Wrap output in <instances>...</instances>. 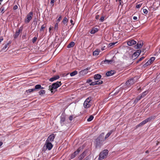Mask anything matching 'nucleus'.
Here are the masks:
<instances>
[{
	"instance_id": "37998d69",
	"label": "nucleus",
	"mask_w": 160,
	"mask_h": 160,
	"mask_svg": "<svg viewBox=\"0 0 160 160\" xmlns=\"http://www.w3.org/2000/svg\"><path fill=\"white\" fill-rule=\"evenodd\" d=\"M144 57H142L141 58H140L137 61V63H138L139 62L142 61V60H143L144 58Z\"/></svg>"
},
{
	"instance_id": "6e6552de",
	"label": "nucleus",
	"mask_w": 160,
	"mask_h": 160,
	"mask_svg": "<svg viewBox=\"0 0 160 160\" xmlns=\"http://www.w3.org/2000/svg\"><path fill=\"white\" fill-rule=\"evenodd\" d=\"M135 82L134 78H131L129 79L125 84L128 86H129L133 85Z\"/></svg>"
},
{
	"instance_id": "a878e982",
	"label": "nucleus",
	"mask_w": 160,
	"mask_h": 160,
	"mask_svg": "<svg viewBox=\"0 0 160 160\" xmlns=\"http://www.w3.org/2000/svg\"><path fill=\"white\" fill-rule=\"evenodd\" d=\"M47 27V24L46 23H45L44 24H43L41 27L40 29V31L41 32H43L44 29L46 27Z\"/></svg>"
},
{
	"instance_id": "dca6fc26",
	"label": "nucleus",
	"mask_w": 160,
	"mask_h": 160,
	"mask_svg": "<svg viewBox=\"0 0 160 160\" xmlns=\"http://www.w3.org/2000/svg\"><path fill=\"white\" fill-rule=\"evenodd\" d=\"M141 52V51L140 50H137L132 55V57H138L140 54Z\"/></svg>"
},
{
	"instance_id": "bb28decb",
	"label": "nucleus",
	"mask_w": 160,
	"mask_h": 160,
	"mask_svg": "<svg viewBox=\"0 0 160 160\" xmlns=\"http://www.w3.org/2000/svg\"><path fill=\"white\" fill-rule=\"evenodd\" d=\"M148 93V91H146L142 93L140 95L142 98L144 97Z\"/></svg>"
},
{
	"instance_id": "a19ab883",
	"label": "nucleus",
	"mask_w": 160,
	"mask_h": 160,
	"mask_svg": "<svg viewBox=\"0 0 160 160\" xmlns=\"http://www.w3.org/2000/svg\"><path fill=\"white\" fill-rule=\"evenodd\" d=\"M73 118V115H70L69 117V120L71 122Z\"/></svg>"
},
{
	"instance_id": "7c9ffc66",
	"label": "nucleus",
	"mask_w": 160,
	"mask_h": 160,
	"mask_svg": "<svg viewBox=\"0 0 160 160\" xmlns=\"http://www.w3.org/2000/svg\"><path fill=\"white\" fill-rule=\"evenodd\" d=\"M38 93L39 95H41L44 94L45 93V91L44 90H40Z\"/></svg>"
},
{
	"instance_id": "ddd939ff",
	"label": "nucleus",
	"mask_w": 160,
	"mask_h": 160,
	"mask_svg": "<svg viewBox=\"0 0 160 160\" xmlns=\"http://www.w3.org/2000/svg\"><path fill=\"white\" fill-rule=\"evenodd\" d=\"M156 116H152L149 117L148 118L144 120L145 122L146 123L149 122H150L152 120H153L155 118Z\"/></svg>"
},
{
	"instance_id": "c85d7f7f",
	"label": "nucleus",
	"mask_w": 160,
	"mask_h": 160,
	"mask_svg": "<svg viewBox=\"0 0 160 160\" xmlns=\"http://www.w3.org/2000/svg\"><path fill=\"white\" fill-rule=\"evenodd\" d=\"M77 74L78 72L76 71H74L70 73V75L72 77L77 75Z\"/></svg>"
},
{
	"instance_id": "49530a36",
	"label": "nucleus",
	"mask_w": 160,
	"mask_h": 160,
	"mask_svg": "<svg viewBox=\"0 0 160 160\" xmlns=\"http://www.w3.org/2000/svg\"><path fill=\"white\" fill-rule=\"evenodd\" d=\"M156 80H160V73L158 75L156 78Z\"/></svg>"
},
{
	"instance_id": "8fccbe9b",
	"label": "nucleus",
	"mask_w": 160,
	"mask_h": 160,
	"mask_svg": "<svg viewBox=\"0 0 160 160\" xmlns=\"http://www.w3.org/2000/svg\"><path fill=\"white\" fill-rule=\"evenodd\" d=\"M143 13L145 14H147L148 13V11L146 9H143Z\"/></svg>"
},
{
	"instance_id": "2f4dec72",
	"label": "nucleus",
	"mask_w": 160,
	"mask_h": 160,
	"mask_svg": "<svg viewBox=\"0 0 160 160\" xmlns=\"http://www.w3.org/2000/svg\"><path fill=\"white\" fill-rule=\"evenodd\" d=\"M68 19L66 17H64L62 21V22L64 24H65L68 22Z\"/></svg>"
},
{
	"instance_id": "39448f33",
	"label": "nucleus",
	"mask_w": 160,
	"mask_h": 160,
	"mask_svg": "<svg viewBox=\"0 0 160 160\" xmlns=\"http://www.w3.org/2000/svg\"><path fill=\"white\" fill-rule=\"evenodd\" d=\"M108 151L107 150H104L102 152L100 153L98 158L99 160H102L108 154Z\"/></svg>"
},
{
	"instance_id": "680f3d73",
	"label": "nucleus",
	"mask_w": 160,
	"mask_h": 160,
	"mask_svg": "<svg viewBox=\"0 0 160 160\" xmlns=\"http://www.w3.org/2000/svg\"><path fill=\"white\" fill-rule=\"evenodd\" d=\"M106 48V47L105 46H104L102 47V48H101V50L103 51V50H104V49H105V48Z\"/></svg>"
},
{
	"instance_id": "f8f14e48",
	"label": "nucleus",
	"mask_w": 160,
	"mask_h": 160,
	"mask_svg": "<svg viewBox=\"0 0 160 160\" xmlns=\"http://www.w3.org/2000/svg\"><path fill=\"white\" fill-rule=\"evenodd\" d=\"M80 152L79 149H78L76 151L74 152L71 154L70 156V158L71 159H73L74 158L76 155H77Z\"/></svg>"
},
{
	"instance_id": "5fc2aeb1",
	"label": "nucleus",
	"mask_w": 160,
	"mask_h": 160,
	"mask_svg": "<svg viewBox=\"0 0 160 160\" xmlns=\"http://www.w3.org/2000/svg\"><path fill=\"white\" fill-rule=\"evenodd\" d=\"M18 8V7L17 5H15L13 7V9L14 10H16Z\"/></svg>"
},
{
	"instance_id": "4be33fe9",
	"label": "nucleus",
	"mask_w": 160,
	"mask_h": 160,
	"mask_svg": "<svg viewBox=\"0 0 160 160\" xmlns=\"http://www.w3.org/2000/svg\"><path fill=\"white\" fill-rule=\"evenodd\" d=\"M98 29L96 28H92L90 33L92 34H94L98 31Z\"/></svg>"
},
{
	"instance_id": "c03bdc74",
	"label": "nucleus",
	"mask_w": 160,
	"mask_h": 160,
	"mask_svg": "<svg viewBox=\"0 0 160 160\" xmlns=\"http://www.w3.org/2000/svg\"><path fill=\"white\" fill-rule=\"evenodd\" d=\"M104 17L103 16H102L101 17L100 19H99V21L101 22H102L104 20Z\"/></svg>"
},
{
	"instance_id": "473e14b6",
	"label": "nucleus",
	"mask_w": 160,
	"mask_h": 160,
	"mask_svg": "<svg viewBox=\"0 0 160 160\" xmlns=\"http://www.w3.org/2000/svg\"><path fill=\"white\" fill-rule=\"evenodd\" d=\"M151 64V63L148 60L143 65V67L145 68Z\"/></svg>"
},
{
	"instance_id": "338daca9",
	"label": "nucleus",
	"mask_w": 160,
	"mask_h": 160,
	"mask_svg": "<svg viewBox=\"0 0 160 160\" xmlns=\"http://www.w3.org/2000/svg\"><path fill=\"white\" fill-rule=\"evenodd\" d=\"M52 29V28L51 27H50L49 28V32H50V31Z\"/></svg>"
},
{
	"instance_id": "4468645a",
	"label": "nucleus",
	"mask_w": 160,
	"mask_h": 160,
	"mask_svg": "<svg viewBox=\"0 0 160 160\" xmlns=\"http://www.w3.org/2000/svg\"><path fill=\"white\" fill-rule=\"evenodd\" d=\"M136 43V41L133 40H131L128 42L127 44L129 46H132L135 45Z\"/></svg>"
},
{
	"instance_id": "0eeeda50",
	"label": "nucleus",
	"mask_w": 160,
	"mask_h": 160,
	"mask_svg": "<svg viewBox=\"0 0 160 160\" xmlns=\"http://www.w3.org/2000/svg\"><path fill=\"white\" fill-rule=\"evenodd\" d=\"M33 16V12H31L27 15V18L25 20V22L26 23H28L32 19Z\"/></svg>"
},
{
	"instance_id": "9b49d317",
	"label": "nucleus",
	"mask_w": 160,
	"mask_h": 160,
	"mask_svg": "<svg viewBox=\"0 0 160 160\" xmlns=\"http://www.w3.org/2000/svg\"><path fill=\"white\" fill-rule=\"evenodd\" d=\"M22 27H20L18 31L16 32L15 34L14 35L13 37L14 38H17L19 35L20 32H22Z\"/></svg>"
},
{
	"instance_id": "9d476101",
	"label": "nucleus",
	"mask_w": 160,
	"mask_h": 160,
	"mask_svg": "<svg viewBox=\"0 0 160 160\" xmlns=\"http://www.w3.org/2000/svg\"><path fill=\"white\" fill-rule=\"evenodd\" d=\"M90 68H87L82 70L79 72V75L80 76H83L87 74L88 72V70H89Z\"/></svg>"
},
{
	"instance_id": "de8ad7c7",
	"label": "nucleus",
	"mask_w": 160,
	"mask_h": 160,
	"mask_svg": "<svg viewBox=\"0 0 160 160\" xmlns=\"http://www.w3.org/2000/svg\"><path fill=\"white\" fill-rule=\"evenodd\" d=\"M142 5V4H138V5H136V7L137 8H139L141 7Z\"/></svg>"
},
{
	"instance_id": "603ef678",
	"label": "nucleus",
	"mask_w": 160,
	"mask_h": 160,
	"mask_svg": "<svg viewBox=\"0 0 160 160\" xmlns=\"http://www.w3.org/2000/svg\"><path fill=\"white\" fill-rule=\"evenodd\" d=\"M142 97L141 96V95L138 96L137 98V99L138 101L140 100L142 98Z\"/></svg>"
},
{
	"instance_id": "cd10ccee",
	"label": "nucleus",
	"mask_w": 160,
	"mask_h": 160,
	"mask_svg": "<svg viewBox=\"0 0 160 160\" xmlns=\"http://www.w3.org/2000/svg\"><path fill=\"white\" fill-rule=\"evenodd\" d=\"M146 123H145V121H144V120H143V121H142V122H141V123H140L139 124H138V125H137L136 126L137 128L143 126Z\"/></svg>"
},
{
	"instance_id": "58836bf2",
	"label": "nucleus",
	"mask_w": 160,
	"mask_h": 160,
	"mask_svg": "<svg viewBox=\"0 0 160 160\" xmlns=\"http://www.w3.org/2000/svg\"><path fill=\"white\" fill-rule=\"evenodd\" d=\"M54 29L55 30H56L57 31L58 29V23H56L54 26Z\"/></svg>"
},
{
	"instance_id": "20e7f679",
	"label": "nucleus",
	"mask_w": 160,
	"mask_h": 160,
	"mask_svg": "<svg viewBox=\"0 0 160 160\" xmlns=\"http://www.w3.org/2000/svg\"><path fill=\"white\" fill-rule=\"evenodd\" d=\"M91 100L92 98L90 97L86 99L83 103V106L85 108H88L91 106Z\"/></svg>"
},
{
	"instance_id": "4d7b16f0",
	"label": "nucleus",
	"mask_w": 160,
	"mask_h": 160,
	"mask_svg": "<svg viewBox=\"0 0 160 160\" xmlns=\"http://www.w3.org/2000/svg\"><path fill=\"white\" fill-rule=\"evenodd\" d=\"M70 22L73 25L74 24V23L73 22V21L71 19L70 20Z\"/></svg>"
},
{
	"instance_id": "412c9836",
	"label": "nucleus",
	"mask_w": 160,
	"mask_h": 160,
	"mask_svg": "<svg viewBox=\"0 0 160 160\" xmlns=\"http://www.w3.org/2000/svg\"><path fill=\"white\" fill-rule=\"evenodd\" d=\"M113 60H108L105 59L104 60H103L102 61V63L104 62L106 64H109V63H111L113 62Z\"/></svg>"
},
{
	"instance_id": "e433bc0d",
	"label": "nucleus",
	"mask_w": 160,
	"mask_h": 160,
	"mask_svg": "<svg viewBox=\"0 0 160 160\" xmlns=\"http://www.w3.org/2000/svg\"><path fill=\"white\" fill-rule=\"evenodd\" d=\"M155 58L154 57H152L149 59L148 61L151 63H152L153 61L155 60Z\"/></svg>"
},
{
	"instance_id": "7ed1b4c3",
	"label": "nucleus",
	"mask_w": 160,
	"mask_h": 160,
	"mask_svg": "<svg viewBox=\"0 0 160 160\" xmlns=\"http://www.w3.org/2000/svg\"><path fill=\"white\" fill-rule=\"evenodd\" d=\"M53 147V145L51 142L46 141L43 148V151H46L47 149L50 150Z\"/></svg>"
},
{
	"instance_id": "a18cd8bd",
	"label": "nucleus",
	"mask_w": 160,
	"mask_h": 160,
	"mask_svg": "<svg viewBox=\"0 0 160 160\" xmlns=\"http://www.w3.org/2000/svg\"><path fill=\"white\" fill-rule=\"evenodd\" d=\"M8 47V45H7V44H5L3 47V48H2V51L5 50Z\"/></svg>"
},
{
	"instance_id": "69168bd1",
	"label": "nucleus",
	"mask_w": 160,
	"mask_h": 160,
	"mask_svg": "<svg viewBox=\"0 0 160 160\" xmlns=\"http://www.w3.org/2000/svg\"><path fill=\"white\" fill-rule=\"evenodd\" d=\"M3 143L2 142H0V147L2 144Z\"/></svg>"
},
{
	"instance_id": "f03ea898",
	"label": "nucleus",
	"mask_w": 160,
	"mask_h": 160,
	"mask_svg": "<svg viewBox=\"0 0 160 160\" xmlns=\"http://www.w3.org/2000/svg\"><path fill=\"white\" fill-rule=\"evenodd\" d=\"M62 85L60 81H57L52 84L49 87V90L51 91L52 93H54L57 91V89Z\"/></svg>"
},
{
	"instance_id": "aec40b11",
	"label": "nucleus",
	"mask_w": 160,
	"mask_h": 160,
	"mask_svg": "<svg viewBox=\"0 0 160 160\" xmlns=\"http://www.w3.org/2000/svg\"><path fill=\"white\" fill-rule=\"evenodd\" d=\"M102 77V76L100 74H98L94 75L93 76V78L95 80H100Z\"/></svg>"
},
{
	"instance_id": "a211bd4d",
	"label": "nucleus",
	"mask_w": 160,
	"mask_h": 160,
	"mask_svg": "<svg viewBox=\"0 0 160 160\" xmlns=\"http://www.w3.org/2000/svg\"><path fill=\"white\" fill-rule=\"evenodd\" d=\"M115 73L114 70H111L106 72V75L107 76H109L113 75Z\"/></svg>"
},
{
	"instance_id": "c9c22d12",
	"label": "nucleus",
	"mask_w": 160,
	"mask_h": 160,
	"mask_svg": "<svg viewBox=\"0 0 160 160\" xmlns=\"http://www.w3.org/2000/svg\"><path fill=\"white\" fill-rule=\"evenodd\" d=\"M99 52L98 50H96L93 52V55H98Z\"/></svg>"
},
{
	"instance_id": "864d4df0",
	"label": "nucleus",
	"mask_w": 160,
	"mask_h": 160,
	"mask_svg": "<svg viewBox=\"0 0 160 160\" xmlns=\"http://www.w3.org/2000/svg\"><path fill=\"white\" fill-rule=\"evenodd\" d=\"M37 39V38L34 37L32 39V42L34 43L36 41Z\"/></svg>"
},
{
	"instance_id": "f257e3e1",
	"label": "nucleus",
	"mask_w": 160,
	"mask_h": 160,
	"mask_svg": "<svg viewBox=\"0 0 160 160\" xmlns=\"http://www.w3.org/2000/svg\"><path fill=\"white\" fill-rule=\"evenodd\" d=\"M104 132L102 133L95 140V145L96 148L100 147L102 145V141H104Z\"/></svg>"
},
{
	"instance_id": "2eb2a0df",
	"label": "nucleus",
	"mask_w": 160,
	"mask_h": 160,
	"mask_svg": "<svg viewBox=\"0 0 160 160\" xmlns=\"http://www.w3.org/2000/svg\"><path fill=\"white\" fill-rule=\"evenodd\" d=\"M143 45V42L142 41L138 42L136 46H135V48L136 49H138L141 48Z\"/></svg>"
},
{
	"instance_id": "4c0bfd02",
	"label": "nucleus",
	"mask_w": 160,
	"mask_h": 160,
	"mask_svg": "<svg viewBox=\"0 0 160 160\" xmlns=\"http://www.w3.org/2000/svg\"><path fill=\"white\" fill-rule=\"evenodd\" d=\"M26 91L30 93L32 92H33L34 91H35L34 88H32V89H29L28 90H27Z\"/></svg>"
},
{
	"instance_id": "774afa93",
	"label": "nucleus",
	"mask_w": 160,
	"mask_h": 160,
	"mask_svg": "<svg viewBox=\"0 0 160 160\" xmlns=\"http://www.w3.org/2000/svg\"><path fill=\"white\" fill-rule=\"evenodd\" d=\"M146 153H149V151H148V150L146 151Z\"/></svg>"
},
{
	"instance_id": "052dcab7",
	"label": "nucleus",
	"mask_w": 160,
	"mask_h": 160,
	"mask_svg": "<svg viewBox=\"0 0 160 160\" xmlns=\"http://www.w3.org/2000/svg\"><path fill=\"white\" fill-rule=\"evenodd\" d=\"M133 19L134 20H136L138 19L137 17L136 16H134L133 17Z\"/></svg>"
},
{
	"instance_id": "423d86ee",
	"label": "nucleus",
	"mask_w": 160,
	"mask_h": 160,
	"mask_svg": "<svg viewBox=\"0 0 160 160\" xmlns=\"http://www.w3.org/2000/svg\"><path fill=\"white\" fill-rule=\"evenodd\" d=\"M60 123L62 126L66 125L67 123L65 117L64 116L62 115L60 118Z\"/></svg>"
},
{
	"instance_id": "1a4fd4ad",
	"label": "nucleus",
	"mask_w": 160,
	"mask_h": 160,
	"mask_svg": "<svg viewBox=\"0 0 160 160\" xmlns=\"http://www.w3.org/2000/svg\"><path fill=\"white\" fill-rule=\"evenodd\" d=\"M55 137V135L54 134H52L49 136L46 141L51 142L53 141Z\"/></svg>"
},
{
	"instance_id": "3c124183",
	"label": "nucleus",
	"mask_w": 160,
	"mask_h": 160,
	"mask_svg": "<svg viewBox=\"0 0 160 160\" xmlns=\"http://www.w3.org/2000/svg\"><path fill=\"white\" fill-rule=\"evenodd\" d=\"M50 4L52 5V6H53L54 5V3L55 2V0H50Z\"/></svg>"
},
{
	"instance_id": "e2e57ef3",
	"label": "nucleus",
	"mask_w": 160,
	"mask_h": 160,
	"mask_svg": "<svg viewBox=\"0 0 160 160\" xmlns=\"http://www.w3.org/2000/svg\"><path fill=\"white\" fill-rule=\"evenodd\" d=\"M3 40V38H2V37H1L0 38V43L2 41V40Z\"/></svg>"
},
{
	"instance_id": "f3484780",
	"label": "nucleus",
	"mask_w": 160,
	"mask_h": 160,
	"mask_svg": "<svg viewBox=\"0 0 160 160\" xmlns=\"http://www.w3.org/2000/svg\"><path fill=\"white\" fill-rule=\"evenodd\" d=\"M59 78L60 77L58 75L54 76L53 77L50 78L49 79V81L50 82H52L56 80L59 79Z\"/></svg>"
},
{
	"instance_id": "6ab92c4d",
	"label": "nucleus",
	"mask_w": 160,
	"mask_h": 160,
	"mask_svg": "<svg viewBox=\"0 0 160 160\" xmlns=\"http://www.w3.org/2000/svg\"><path fill=\"white\" fill-rule=\"evenodd\" d=\"M35 91H37L39 89H43L44 88L41 87V86L40 84H37L35 86V88H34Z\"/></svg>"
},
{
	"instance_id": "c756f323",
	"label": "nucleus",
	"mask_w": 160,
	"mask_h": 160,
	"mask_svg": "<svg viewBox=\"0 0 160 160\" xmlns=\"http://www.w3.org/2000/svg\"><path fill=\"white\" fill-rule=\"evenodd\" d=\"M97 83V85H100L102 83L103 81L101 80H98L97 81H95Z\"/></svg>"
},
{
	"instance_id": "0e129e2a",
	"label": "nucleus",
	"mask_w": 160,
	"mask_h": 160,
	"mask_svg": "<svg viewBox=\"0 0 160 160\" xmlns=\"http://www.w3.org/2000/svg\"><path fill=\"white\" fill-rule=\"evenodd\" d=\"M99 17V15H96V17H95V18L97 19H98Z\"/></svg>"
},
{
	"instance_id": "bf43d9fd",
	"label": "nucleus",
	"mask_w": 160,
	"mask_h": 160,
	"mask_svg": "<svg viewBox=\"0 0 160 160\" xmlns=\"http://www.w3.org/2000/svg\"><path fill=\"white\" fill-rule=\"evenodd\" d=\"M11 43H12V41H9L7 44L8 45H8H9Z\"/></svg>"
},
{
	"instance_id": "393cba45",
	"label": "nucleus",
	"mask_w": 160,
	"mask_h": 160,
	"mask_svg": "<svg viewBox=\"0 0 160 160\" xmlns=\"http://www.w3.org/2000/svg\"><path fill=\"white\" fill-rule=\"evenodd\" d=\"M75 45V43L73 42H72L70 43L67 46V47L68 48H70L73 47Z\"/></svg>"
},
{
	"instance_id": "09e8293b",
	"label": "nucleus",
	"mask_w": 160,
	"mask_h": 160,
	"mask_svg": "<svg viewBox=\"0 0 160 160\" xmlns=\"http://www.w3.org/2000/svg\"><path fill=\"white\" fill-rule=\"evenodd\" d=\"M61 18H62V17L61 16H60L57 19V23H58L60 21V20L61 19Z\"/></svg>"
},
{
	"instance_id": "79ce46f5",
	"label": "nucleus",
	"mask_w": 160,
	"mask_h": 160,
	"mask_svg": "<svg viewBox=\"0 0 160 160\" xmlns=\"http://www.w3.org/2000/svg\"><path fill=\"white\" fill-rule=\"evenodd\" d=\"M116 43L113 42V43H111L109 44L108 45V47H112V46L114 45Z\"/></svg>"
},
{
	"instance_id": "72a5a7b5",
	"label": "nucleus",
	"mask_w": 160,
	"mask_h": 160,
	"mask_svg": "<svg viewBox=\"0 0 160 160\" xmlns=\"http://www.w3.org/2000/svg\"><path fill=\"white\" fill-rule=\"evenodd\" d=\"M94 117L92 115H91L87 119L88 122H90L93 119Z\"/></svg>"
},
{
	"instance_id": "ea45409f",
	"label": "nucleus",
	"mask_w": 160,
	"mask_h": 160,
	"mask_svg": "<svg viewBox=\"0 0 160 160\" xmlns=\"http://www.w3.org/2000/svg\"><path fill=\"white\" fill-rule=\"evenodd\" d=\"M90 86H94L95 85H97V83L95 81L94 82H92L90 83L89 84Z\"/></svg>"
},
{
	"instance_id": "5701e85b",
	"label": "nucleus",
	"mask_w": 160,
	"mask_h": 160,
	"mask_svg": "<svg viewBox=\"0 0 160 160\" xmlns=\"http://www.w3.org/2000/svg\"><path fill=\"white\" fill-rule=\"evenodd\" d=\"M86 156V153L85 152H83L82 154H81L78 157L79 160H82Z\"/></svg>"
},
{
	"instance_id": "13d9d810",
	"label": "nucleus",
	"mask_w": 160,
	"mask_h": 160,
	"mask_svg": "<svg viewBox=\"0 0 160 160\" xmlns=\"http://www.w3.org/2000/svg\"><path fill=\"white\" fill-rule=\"evenodd\" d=\"M138 101L137 99V98H136L134 100V102L135 103H136L138 102Z\"/></svg>"
},
{
	"instance_id": "6e6d98bb",
	"label": "nucleus",
	"mask_w": 160,
	"mask_h": 160,
	"mask_svg": "<svg viewBox=\"0 0 160 160\" xmlns=\"http://www.w3.org/2000/svg\"><path fill=\"white\" fill-rule=\"evenodd\" d=\"M92 82V80L89 79L87 80L86 82H87V83H89L90 82Z\"/></svg>"
},
{
	"instance_id": "b1692460",
	"label": "nucleus",
	"mask_w": 160,
	"mask_h": 160,
	"mask_svg": "<svg viewBox=\"0 0 160 160\" xmlns=\"http://www.w3.org/2000/svg\"><path fill=\"white\" fill-rule=\"evenodd\" d=\"M113 132V131L112 130L109 132L105 136V138L103 140H105L107 138L110 136L111 134Z\"/></svg>"
},
{
	"instance_id": "f704fd0d",
	"label": "nucleus",
	"mask_w": 160,
	"mask_h": 160,
	"mask_svg": "<svg viewBox=\"0 0 160 160\" xmlns=\"http://www.w3.org/2000/svg\"><path fill=\"white\" fill-rule=\"evenodd\" d=\"M4 8L3 6H2L0 8V12L2 13H3L4 12Z\"/></svg>"
}]
</instances>
